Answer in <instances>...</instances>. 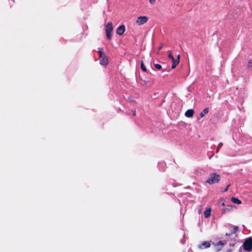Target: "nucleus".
Wrapping results in <instances>:
<instances>
[{"label":"nucleus","mask_w":252,"mask_h":252,"mask_svg":"<svg viewBox=\"0 0 252 252\" xmlns=\"http://www.w3.org/2000/svg\"><path fill=\"white\" fill-rule=\"evenodd\" d=\"M223 143L222 142H220L218 144V148H217V152H218L219 150L222 146Z\"/></svg>","instance_id":"20"},{"label":"nucleus","mask_w":252,"mask_h":252,"mask_svg":"<svg viewBox=\"0 0 252 252\" xmlns=\"http://www.w3.org/2000/svg\"><path fill=\"white\" fill-rule=\"evenodd\" d=\"M211 246V244L208 241H205L200 246V249H206L208 248Z\"/></svg>","instance_id":"10"},{"label":"nucleus","mask_w":252,"mask_h":252,"mask_svg":"<svg viewBox=\"0 0 252 252\" xmlns=\"http://www.w3.org/2000/svg\"><path fill=\"white\" fill-rule=\"evenodd\" d=\"M204 217L206 218L209 217L211 215V209H207L204 213Z\"/></svg>","instance_id":"14"},{"label":"nucleus","mask_w":252,"mask_h":252,"mask_svg":"<svg viewBox=\"0 0 252 252\" xmlns=\"http://www.w3.org/2000/svg\"><path fill=\"white\" fill-rule=\"evenodd\" d=\"M194 113V111L193 109H188L185 113V115L186 117L188 118H191L193 117V114Z\"/></svg>","instance_id":"9"},{"label":"nucleus","mask_w":252,"mask_h":252,"mask_svg":"<svg viewBox=\"0 0 252 252\" xmlns=\"http://www.w3.org/2000/svg\"><path fill=\"white\" fill-rule=\"evenodd\" d=\"M220 176L216 173L210 174L209 177L206 182L210 185H213L219 183L220 180Z\"/></svg>","instance_id":"1"},{"label":"nucleus","mask_w":252,"mask_h":252,"mask_svg":"<svg viewBox=\"0 0 252 252\" xmlns=\"http://www.w3.org/2000/svg\"><path fill=\"white\" fill-rule=\"evenodd\" d=\"M208 112H209V109L208 108H205L203 110V111L200 113V114H199L200 118H199L198 119H199L200 118H203L205 116V115H206V114H207L208 113Z\"/></svg>","instance_id":"11"},{"label":"nucleus","mask_w":252,"mask_h":252,"mask_svg":"<svg viewBox=\"0 0 252 252\" xmlns=\"http://www.w3.org/2000/svg\"><path fill=\"white\" fill-rule=\"evenodd\" d=\"M156 0H149L151 4H154Z\"/></svg>","instance_id":"24"},{"label":"nucleus","mask_w":252,"mask_h":252,"mask_svg":"<svg viewBox=\"0 0 252 252\" xmlns=\"http://www.w3.org/2000/svg\"><path fill=\"white\" fill-rule=\"evenodd\" d=\"M238 230H239L238 226H234V227H233V228L232 229L230 230L229 233H226L225 235L227 236H232L233 235H235L234 238V239L233 240L234 241H236V238L237 237V234L236 233L238 231Z\"/></svg>","instance_id":"5"},{"label":"nucleus","mask_w":252,"mask_h":252,"mask_svg":"<svg viewBox=\"0 0 252 252\" xmlns=\"http://www.w3.org/2000/svg\"><path fill=\"white\" fill-rule=\"evenodd\" d=\"M172 69L175 68L179 63V62L176 59H175V58H174L172 60Z\"/></svg>","instance_id":"13"},{"label":"nucleus","mask_w":252,"mask_h":252,"mask_svg":"<svg viewBox=\"0 0 252 252\" xmlns=\"http://www.w3.org/2000/svg\"><path fill=\"white\" fill-rule=\"evenodd\" d=\"M168 52L169 53L168 55V58L172 60L174 58L172 55V53L171 51H168Z\"/></svg>","instance_id":"18"},{"label":"nucleus","mask_w":252,"mask_h":252,"mask_svg":"<svg viewBox=\"0 0 252 252\" xmlns=\"http://www.w3.org/2000/svg\"><path fill=\"white\" fill-rule=\"evenodd\" d=\"M141 69L144 72H146L147 71V68L144 63V62L143 61H141Z\"/></svg>","instance_id":"16"},{"label":"nucleus","mask_w":252,"mask_h":252,"mask_svg":"<svg viewBox=\"0 0 252 252\" xmlns=\"http://www.w3.org/2000/svg\"><path fill=\"white\" fill-rule=\"evenodd\" d=\"M162 48V46H160L158 48V50H160V49H161Z\"/></svg>","instance_id":"27"},{"label":"nucleus","mask_w":252,"mask_h":252,"mask_svg":"<svg viewBox=\"0 0 252 252\" xmlns=\"http://www.w3.org/2000/svg\"><path fill=\"white\" fill-rule=\"evenodd\" d=\"M154 66L158 70H160L162 68V66L158 63L154 64Z\"/></svg>","instance_id":"17"},{"label":"nucleus","mask_w":252,"mask_h":252,"mask_svg":"<svg viewBox=\"0 0 252 252\" xmlns=\"http://www.w3.org/2000/svg\"><path fill=\"white\" fill-rule=\"evenodd\" d=\"M220 245L221 246H223L225 245V243H223L222 241H220L219 242L218 245Z\"/></svg>","instance_id":"22"},{"label":"nucleus","mask_w":252,"mask_h":252,"mask_svg":"<svg viewBox=\"0 0 252 252\" xmlns=\"http://www.w3.org/2000/svg\"><path fill=\"white\" fill-rule=\"evenodd\" d=\"M125 31V25H123L120 26H119L116 31V33L121 35H122Z\"/></svg>","instance_id":"8"},{"label":"nucleus","mask_w":252,"mask_h":252,"mask_svg":"<svg viewBox=\"0 0 252 252\" xmlns=\"http://www.w3.org/2000/svg\"><path fill=\"white\" fill-rule=\"evenodd\" d=\"M141 85L142 86H145L148 84H152L153 82L150 78L146 77L145 79L141 78Z\"/></svg>","instance_id":"7"},{"label":"nucleus","mask_w":252,"mask_h":252,"mask_svg":"<svg viewBox=\"0 0 252 252\" xmlns=\"http://www.w3.org/2000/svg\"><path fill=\"white\" fill-rule=\"evenodd\" d=\"M222 205L224 206V203H222Z\"/></svg>","instance_id":"28"},{"label":"nucleus","mask_w":252,"mask_h":252,"mask_svg":"<svg viewBox=\"0 0 252 252\" xmlns=\"http://www.w3.org/2000/svg\"><path fill=\"white\" fill-rule=\"evenodd\" d=\"M180 55H178L177 58V60L179 62H180Z\"/></svg>","instance_id":"26"},{"label":"nucleus","mask_w":252,"mask_h":252,"mask_svg":"<svg viewBox=\"0 0 252 252\" xmlns=\"http://www.w3.org/2000/svg\"><path fill=\"white\" fill-rule=\"evenodd\" d=\"M133 115L135 116L136 115V109L134 108V110H132Z\"/></svg>","instance_id":"25"},{"label":"nucleus","mask_w":252,"mask_h":252,"mask_svg":"<svg viewBox=\"0 0 252 252\" xmlns=\"http://www.w3.org/2000/svg\"><path fill=\"white\" fill-rule=\"evenodd\" d=\"M243 247L246 251H252V238H249L246 239L243 244Z\"/></svg>","instance_id":"4"},{"label":"nucleus","mask_w":252,"mask_h":252,"mask_svg":"<svg viewBox=\"0 0 252 252\" xmlns=\"http://www.w3.org/2000/svg\"><path fill=\"white\" fill-rule=\"evenodd\" d=\"M229 187H230V185H227V186L226 187V188L224 189V192L227 191L228 190V188H229Z\"/></svg>","instance_id":"23"},{"label":"nucleus","mask_w":252,"mask_h":252,"mask_svg":"<svg viewBox=\"0 0 252 252\" xmlns=\"http://www.w3.org/2000/svg\"><path fill=\"white\" fill-rule=\"evenodd\" d=\"M113 27L112 22H109L105 26V32L106 37L108 39L111 40L112 39V33L113 32Z\"/></svg>","instance_id":"2"},{"label":"nucleus","mask_w":252,"mask_h":252,"mask_svg":"<svg viewBox=\"0 0 252 252\" xmlns=\"http://www.w3.org/2000/svg\"><path fill=\"white\" fill-rule=\"evenodd\" d=\"M232 208V206L229 205L226 207L222 209V213H225L227 212H229Z\"/></svg>","instance_id":"15"},{"label":"nucleus","mask_w":252,"mask_h":252,"mask_svg":"<svg viewBox=\"0 0 252 252\" xmlns=\"http://www.w3.org/2000/svg\"><path fill=\"white\" fill-rule=\"evenodd\" d=\"M148 20V18L147 16H143L138 17L136 20V23L138 25H142L146 23Z\"/></svg>","instance_id":"6"},{"label":"nucleus","mask_w":252,"mask_h":252,"mask_svg":"<svg viewBox=\"0 0 252 252\" xmlns=\"http://www.w3.org/2000/svg\"><path fill=\"white\" fill-rule=\"evenodd\" d=\"M129 102L130 103H131L132 104H133L134 105H135L136 104V102L135 101V100H132L131 98H129Z\"/></svg>","instance_id":"21"},{"label":"nucleus","mask_w":252,"mask_h":252,"mask_svg":"<svg viewBox=\"0 0 252 252\" xmlns=\"http://www.w3.org/2000/svg\"><path fill=\"white\" fill-rule=\"evenodd\" d=\"M100 63L103 65H106L108 63V59L106 54L102 51H98Z\"/></svg>","instance_id":"3"},{"label":"nucleus","mask_w":252,"mask_h":252,"mask_svg":"<svg viewBox=\"0 0 252 252\" xmlns=\"http://www.w3.org/2000/svg\"><path fill=\"white\" fill-rule=\"evenodd\" d=\"M231 200L233 203L237 204H240L242 203L240 200L234 197H232Z\"/></svg>","instance_id":"12"},{"label":"nucleus","mask_w":252,"mask_h":252,"mask_svg":"<svg viewBox=\"0 0 252 252\" xmlns=\"http://www.w3.org/2000/svg\"><path fill=\"white\" fill-rule=\"evenodd\" d=\"M252 66V60L250 59L248 63V67H250Z\"/></svg>","instance_id":"19"}]
</instances>
